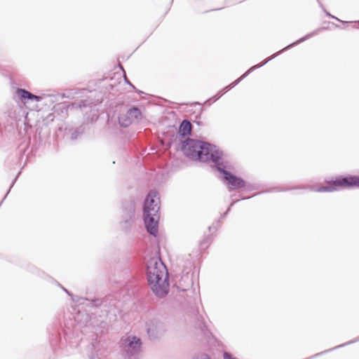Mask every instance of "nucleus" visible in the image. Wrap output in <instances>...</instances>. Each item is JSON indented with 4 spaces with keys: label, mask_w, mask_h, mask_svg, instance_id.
I'll return each instance as SVG.
<instances>
[{
    "label": "nucleus",
    "mask_w": 359,
    "mask_h": 359,
    "mask_svg": "<svg viewBox=\"0 0 359 359\" xmlns=\"http://www.w3.org/2000/svg\"><path fill=\"white\" fill-rule=\"evenodd\" d=\"M338 187L344 189L359 188V176L351 175L338 176L328 185L320 187L317 191L331 192L337 190Z\"/></svg>",
    "instance_id": "8"
},
{
    "label": "nucleus",
    "mask_w": 359,
    "mask_h": 359,
    "mask_svg": "<svg viewBox=\"0 0 359 359\" xmlns=\"http://www.w3.org/2000/svg\"><path fill=\"white\" fill-rule=\"evenodd\" d=\"M18 110V108H15V109H11V111H9L8 112V116L13 118H17V116H16V111Z\"/></svg>",
    "instance_id": "26"
},
{
    "label": "nucleus",
    "mask_w": 359,
    "mask_h": 359,
    "mask_svg": "<svg viewBox=\"0 0 359 359\" xmlns=\"http://www.w3.org/2000/svg\"><path fill=\"white\" fill-rule=\"evenodd\" d=\"M118 123L121 127L127 128L133 123V121L128 116V112L122 114L118 116Z\"/></svg>",
    "instance_id": "15"
},
{
    "label": "nucleus",
    "mask_w": 359,
    "mask_h": 359,
    "mask_svg": "<svg viewBox=\"0 0 359 359\" xmlns=\"http://www.w3.org/2000/svg\"><path fill=\"white\" fill-rule=\"evenodd\" d=\"M330 18H332V19H334L339 22H341L342 24H348V23H352L353 22L352 21H343V20H341L340 19H339L338 18L335 17L334 15H331V16H330ZM353 22H357V21H354ZM358 22H359V21H358Z\"/></svg>",
    "instance_id": "23"
},
{
    "label": "nucleus",
    "mask_w": 359,
    "mask_h": 359,
    "mask_svg": "<svg viewBox=\"0 0 359 359\" xmlns=\"http://www.w3.org/2000/svg\"><path fill=\"white\" fill-rule=\"evenodd\" d=\"M306 189L305 187H296V188H287V189H276V191H289V190H292V189Z\"/></svg>",
    "instance_id": "27"
},
{
    "label": "nucleus",
    "mask_w": 359,
    "mask_h": 359,
    "mask_svg": "<svg viewBox=\"0 0 359 359\" xmlns=\"http://www.w3.org/2000/svg\"><path fill=\"white\" fill-rule=\"evenodd\" d=\"M250 197H243L241 198V200H246V199H249Z\"/></svg>",
    "instance_id": "33"
},
{
    "label": "nucleus",
    "mask_w": 359,
    "mask_h": 359,
    "mask_svg": "<svg viewBox=\"0 0 359 359\" xmlns=\"http://www.w3.org/2000/svg\"><path fill=\"white\" fill-rule=\"evenodd\" d=\"M118 348L123 359H140L142 351V339L135 335L122 337L118 343Z\"/></svg>",
    "instance_id": "7"
},
{
    "label": "nucleus",
    "mask_w": 359,
    "mask_h": 359,
    "mask_svg": "<svg viewBox=\"0 0 359 359\" xmlns=\"http://www.w3.org/2000/svg\"><path fill=\"white\" fill-rule=\"evenodd\" d=\"M220 92H219L217 95L212 96V97L209 98L208 100H207L204 104H208L209 106L212 104V103L216 102L217 100H218L222 95H219Z\"/></svg>",
    "instance_id": "18"
},
{
    "label": "nucleus",
    "mask_w": 359,
    "mask_h": 359,
    "mask_svg": "<svg viewBox=\"0 0 359 359\" xmlns=\"http://www.w3.org/2000/svg\"><path fill=\"white\" fill-rule=\"evenodd\" d=\"M205 241H203L202 243H201V245H203L205 243Z\"/></svg>",
    "instance_id": "35"
},
{
    "label": "nucleus",
    "mask_w": 359,
    "mask_h": 359,
    "mask_svg": "<svg viewBox=\"0 0 359 359\" xmlns=\"http://www.w3.org/2000/svg\"><path fill=\"white\" fill-rule=\"evenodd\" d=\"M43 100V97L41 95H36L31 93L29 101L41 102Z\"/></svg>",
    "instance_id": "19"
},
{
    "label": "nucleus",
    "mask_w": 359,
    "mask_h": 359,
    "mask_svg": "<svg viewBox=\"0 0 359 359\" xmlns=\"http://www.w3.org/2000/svg\"><path fill=\"white\" fill-rule=\"evenodd\" d=\"M57 285L61 287L62 289V290L65 291V292H66L68 295L71 296L72 294L69 292V291L68 290H67L65 287H64L63 286H62L60 283H57Z\"/></svg>",
    "instance_id": "29"
},
{
    "label": "nucleus",
    "mask_w": 359,
    "mask_h": 359,
    "mask_svg": "<svg viewBox=\"0 0 359 359\" xmlns=\"http://www.w3.org/2000/svg\"><path fill=\"white\" fill-rule=\"evenodd\" d=\"M234 169L235 166L229 155L223 162L222 167L219 168L218 172L221 174L219 178L229 191L243 189L246 191H251L259 189L256 184L248 182L242 177L233 174L232 171Z\"/></svg>",
    "instance_id": "5"
},
{
    "label": "nucleus",
    "mask_w": 359,
    "mask_h": 359,
    "mask_svg": "<svg viewBox=\"0 0 359 359\" xmlns=\"http://www.w3.org/2000/svg\"><path fill=\"white\" fill-rule=\"evenodd\" d=\"M324 29H325L324 27H320V28H318V29L314 30L313 32H312L311 33L307 34L304 36L297 40L296 41L285 46V48H283L278 52H277V53L273 54L272 55H271L270 57L266 58L262 62L251 67L243 75H241L238 79L235 80L233 82H232L229 85L226 86L221 91H219L220 92L219 95H222L223 94L226 93L227 91L230 90L231 89H232L233 88L236 86L242 80H243L246 76H248L254 70L263 67L266 63H268L269 61L272 60L273 59H274L275 57H276L278 55H280L281 53H284L285 51L290 49L291 48L294 47L295 46L305 41L306 40L310 39L311 37L318 34L319 31Z\"/></svg>",
    "instance_id": "6"
},
{
    "label": "nucleus",
    "mask_w": 359,
    "mask_h": 359,
    "mask_svg": "<svg viewBox=\"0 0 359 359\" xmlns=\"http://www.w3.org/2000/svg\"><path fill=\"white\" fill-rule=\"evenodd\" d=\"M202 112H203V109L201 108L199 114L196 116L195 119L193 121L195 123H196L199 126L202 125V122L200 121Z\"/></svg>",
    "instance_id": "20"
},
{
    "label": "nucleus",
    "mask_w": 359,
    "mask_h": 359,
    "mask_svg": "<svg viewBox=\"0 0 359 359\" xmlns=\"http://www.w3.org/2000/svg\"><path fill=\"white\" fill-rule=\"evenodd\" d=\"M127 112L133 123L139 122L142 118V112L137 107L133 106L130 107L128 109Z\"/></svg>",
    "instance_id": "13"
},
{
    "label": "nucleus",
    "mask_w": 359,
    "mask_h": 359,
    "mask_svg": "<svg viewBox=\"0 0 359 359\" xmlns=\"http://www.w3.org/2000/svg\"><path fill=\"white\" fill-rule=\"evenodd\" d=\"M104 325L95 315L78 310L72 318L66 320L62 331L57 329L51 334L50 346L54 351L61 349L65 355L74 354L79 345L86 346L83 354L89 359H101L103 351L97 337Z\"/></svg>",
    "instance_id": "1"
},
{
    "label": "nucleus",
    "mask_w": 359,
    "mask_h": 359,
    "mask_svg": "<svg viewBox=\"0 0 359 359\" xmlns=\"http://www.w3.org/2000/svg\"><path fill=\"white\" fill-rule=\"evenodd\" d=\"M239 201V199H233L231 203H230L229 208H230V209L231 208V207L236 204V203H238Z\"/></svg>",
    "instance_id": "31"
},
{
    "label": "nucleus",
    "mask_w": 359,
    "mask_h": 359,
    "mask_svg": "<svg viewBox=\"0 0 359 359\" xmlns=\"http://www.w3.org/2000/svg\"><path fill=\"white\" fill-rule=\"evenodd\" d=\"M15 95L22 102L26 103L29 101L31 93L25 88H18L15 90Z\"/></svg>",
    "instance_id": "14"
},
{
    "label": "nucleus",
    "mask_w": 359,
    "mask_h": 359,
    "mask_svg": "<svg viewBox=\"0 0 359 359\" xmlns=\"http://www.w3.org/2000/svg\"><path fill=\"white\" fill-rule=\"evenodd\" d=\"M124 81L127 84H128L130 86H131L134 90H136V88L130 83V81L128 80V79L126 76H124Z\"/></svg>",
    "instance_id": "28"
},
{
    "label": "nucleus",
    "mask_w": 359,
    "mask_h": 359,
    "mask_svg": "<svg viewBox=\"0 0 359 359\" xmlns=\"http://www.w3.org/2000/svg\"><path fill=\"white\" fill-rule=\"evenodd\" d=\"M158 192L151 190L146 197L143 205V219L147 231L154 237L158 231L160 219V198Z\"/></svg>",
    "instance_id": "4"
},
{
    "label": "nucleus",
    "mask_w": 359,
    "mask_h": 359,
    "mask_svg": "<svg viewBox=\"0 0 359 359\" xmlns=\"http://www.w3.org/2000/svg\"><path fill=\"white\" fill-rule=\"evenodd\" d=\"M20 174V171L18 173V175H16V177H15V179L13 180L9 189L8 190L6 194L5 195V196L4 197L3 200L1 201L0 203V205L2 204V203L4 202V201L5 200V198H6L7 195L8 194L9 191H11V189L13 187V186L14 185V184L15 183L19 175Z\"/></svg>",
    "instance_id": "21"
},
{
    "label": "nucleus",
    "mask_w": 359,
    "mask_h": 359,
    "mask_svg": "<svg viewBox=\"0 0 359 359\" xmlns=\"http://www.w3.org/2000/svg\"><path fill=\"white\" fill-rule=\"evenodd\" d=\"M231 209L230 208L228 207L227 210H226V212H224L222 215H221V217L220 219H219L217 222H216V225L213 224L212 226H209V230L210 231L212 229H217L219 226V223L221 222V219H222L224 217H225L227 214L230 212Z\"/></svg>",
    "instance_id": "17"
},
{
    "label": "nucleus",
    "mask_w": 359,
    "mask_h": 359,
    "mask_svg": "<svg viewBox=\"0 0 359 359\" xmlns=\"http://www.w3.org/2000/svg\"><path fill=\"white\" fill-rule=\"evenodd\" d=\"M320 6V7L323 9V11L325 12V15L328 17L331 16V13L326 11L323 4L320 1V0H316Z\"/></svg>",
    "instance_id": "25"
},
{
    "label": "nucleus",
    "mask_w": 359,
    "mask_h": 359,
    "mask_svg": "<svg viewBox=\"0 0 359 359\" xmlns=\"http://www.w3.org/2000/svg\"><path fill=\"white\" fill-rule=\"evenodd\" d=\"M146 330L149 338L151 340H156L161 337L167 329L163 322L157 318H152L146 322Z\"/></svg>",
    "instance_id": "10"
},
{
    "label": "nucleus",
    "mask_w": 359,
    "mask_h": 359,
    "mask_svg": "<svg viewBox=\"0 0 359 359\" xmlns=\"http://www.w3.org/2000/svg\"><path fill=\"white\" fill-rule=\"evenodd\" d=\"M84 133V128L83 126H80L76 128L71 135L72 140H76L80 135H81Z\"/></svg>",
    "instance_id": "16"
},
{
    "label": "nucleus",
    "mask_w": 359,
    "mask_h": 359,
    "mask_svg": "<svg viewBox=\"0 0 359 359\" xmlns=\"http://www.w3.org/2000/svg\"><path fill=\"white\" fill-rule=\"evenodd\" d=\"M192 129L191 123L189 121L184 119L179 126L178 133L182 137H187L191 135Z\"/></svg>",
    "instance_id": "12"
},
{
    "label": "nucleus",
    "mask_w": 359,
    "mask_h": 359,
    "mask_svg": "<svg viewBox=\"0 0 359 359\" xmlns=\"http://www.w3.org/2000/svg\"><path fill=\"white\" fill-rule=\"evenodd\" d=\"M122 210L121 226L124 231L128 232L135 224V203L134 200L130 199L123 202Z\"/></svg>",
    "instance_id": "9"
},
{
    "label": "nucleus",
    "mask_w": 359,
    "mask_h": 359,
    "mask_svg": "<svg viewBox=\"0 0 359 359\" xmlns=\"http://www.w3.org/2000/svg\"><path fill=\"white\" fill-rule=\"evenodd\" d=\"M183 154L190 159L201 162L211 161L219 171L229 154L218 147L197 140L187 139L182 142Z\"/></svg>",
    "instance_id": "2"
},
{
    "label": "nucleus",
    "mask_w": 359,
    "mask_h": 359,
    "mask_svg": "<svg viewBox=\"0 0 359 359\" xmlns=\"http://www.w3.org/2000/svg\"><path fill=\"white\" fill-rule=\"evenodd\" d=\"M88 106V104H87V101L86 100H81L80 101V104H79V107H86Z\"/></svg>",
    "instance_id": "30"
},
{
    "label": "nucleus",
    "mask_w": 359,
    "mask_h": 359,
    "mask_svg": "<svg viewBox=\"0 0 359 359\" xmlns=\"http://www.w3.org/2000/svg\"><path fill=\"white\" fill-rule=\"evenodd\" d=\"M109 85L111 86V88L112 90H113V89H114V88H116V86L115 84H114V83H109Z\"/></svg>",
    "instance_id": "32"
},
{
    "label": "nucleus",
    "mask_w": 359,
    "mask_h": 359,
    "mask_svg": "<svg viewBox=\"0 0 359 359\" xmlns=\"http://www.w3.org/2000/svg\"><path fill=\"white\" fill-rule=\"evenodd\" d=\"M194 359H212L208 354L206 353H201L198 355L195 356Z\"/></svg>",
    "instance_id": "22"
},
{
    "label": "nucleus",
    "mask_w": 359,
    "mask_h": 359,
    "mask_svg": "<svg viewBox=\"0 0 359 359\" xmlns=\"http://www.w3.org/2000/svg\"><path fill=\"white\" fill-rule=\"evenodd\" d=\"M196 104L201 105L200 102H196Z\"/></svg>",
    "instance_id": "34"
},
{
    "label": "nucleus",
    "mask_w": 359,
    "mask_h": 359,
    "mask_svg": "<svg viewBox=\"0 0 359 359\" xmlns=\"http://www.w3.org/2000/svg\"><path fill=\"white\" fill-rule=\"evenodd\" d=\"M146 275L149 285L158 298L165 297L169 292L168 272L165 265L158 257H151L146 265Z\"/></svg>",
    "instance_id": "3"
},
{
    "label": "nucleus",
    "mask_w": 359,
    "mask_h": 359,
    "mask_svg": "<svg viewBox=\"0 0 359 359\" xmlns=\"http://www.w3.org/2000/svg\"><path fill=\"white\" fill-rule=\"evenodd\" d=\"M86 304L88 306L97 308L99 306H102L104 308V311L107 313L111 312L114 308L116 307V299L111 295L107 296L103 299H86Z\"/></svg>",
    "instance_id": "11"
},
{
    "label": "nucleus",
    "mask_w": 359,
    "mask_h": 359,
    "mask_svg": "<svg viewBox=\"0 0 359 359\" xmlns=\"http://www.w3.org/2000/svg\"><path fill=\"white\" fill-rule=\"evenodd\" d=\"M330 18H332V19H334L339 22H341L342 24H348V23H352L353 22L352 21H343V20H341L340 19H339L338 18L335 17L334 15H331V16H330ZM353 22H357V21H354ZM358 22H359V21H358Z\"/></svg>",
    "instance_id": "24"
}]
</instances>
